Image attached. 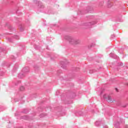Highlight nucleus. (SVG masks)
<instances>
[{
	"label": "nucleus",
	"mask_w": 128,
	"mask_h": 128,
	"mask_svg": "<svg viewBox=\"0 0 128 128\" xmlns=\"http://www.w3.org/2000/svg\"><path fill=\"white\" fill-rule=\"evenodd\" d=\"M64 38L67 40L70 44H78L80 42V40H76L70 36H66Z\"/></svg>",
	"instance_id": "1"
},
{
	"label": "nucleus",
	"mask_w": 128,
	"mask_h": 128,
	"mask_svg": "<svg viewBox=\"0 0 128 128\" xmlns=\"http://www.w3.org/2000/svg\"><path fill=\"white\" fill-rule=\"evenodd\" d=\"M36 4H38V8H39V10H40V12H42V10H44V4H42V2H40V1H36Z\"/></svg>",
	"instance_id": "2"
},
{
	"label": "nucleus",
	"mask_w": 128,
	"mask_h": 128,
	"mask_svg": "<svg viewBox=\"0 0 128 128\" xmlns=\"http://www.w3.org/2000/svg\"><path fill=\"white\" fill-rule=\"evenodd\" d=\"M103 98H104L105 100H106V101L108 102H113L112 100V98L110 97V96L108 95L107 94H105L103 96Z\"/></svg>",
	"instance_id": "3"
},
{
	"label": "nucleus",
	"mask_w": 128,
	"mask_h": 128,
	"mask_svg": "<svg viewBox=\"0 0 128 128\" xmlns=\"http://www.w3.org/2000/svg\"><path fill=\"white\" fill-rule=\"evenodd\" d=\"M94 24V22H88V23H85L84 24V26H87V28H90V26Z\"/></svg>",
	"instance_id": "4"
},
{
	"label": "nucleus",
	"mask_w": 128,
	"mask_h": 128,
	"mask_svg": "<svg viewBox=\"0 0 128 128\" xmlns=\"http://www.w3.org/2000/svg\"><path fill=\"white\" fill-rule=\"evenodd\" d=\"M61 66L62 68H66V64H68V62L66 61L65 62L64 61H62L61 62Z\"/></svg>",
	"instance_id": "5"
},
{
	"label": "nucleus",
	"mask_w": 128,
	"mask_h": 128,
	"mask_svg": "<svg viewBox=\"0 0 128 128\" xmlns=\"http://www.w3.org/2000/svg\"><path fill=\"white\" fill-rule=\"evenodd\" d=\"M29 70H30V68L28 67L24 68L22 70V72H28Z\"/></svg>",
	"instance_id": "6"
},
{
	"label": "nucleus",
	"mask_w": 128,
	"mask_h": 128,
	"mask_svg": "<svg viewBox=\"0 0 128 128\" xmlns=\"http://www.w3.org/2000/svg\"><path fill=\"white\" fill-rule=\"evenodd\" d=\"M107 5L108 6V8H110V6H112V0H108L107 2Z\"/></svg>",
	"instance_id": "7"
},
{
	"label": "nucleus",
	"mask_w": 128,
	"mask_h": 128,
	"mask_svg": "<svg viewBox=\"0 0 128 128\" xmlns=\"http://www.w3.org/2000/svg\"><path fill=\"white\" fill-rule=\"evenodd\" d=\"M18 78H24V74L22 73H20L18 75Z\"/></svg>",
	"instance_id": "8"
},
{
	"label": "nucleus",
	"mask_w": 128,
	"mask_h": 128,
	"mask_svg": "<svg viewBox=\"0 0 128 128\" xmlns=\"http://www.w3.org/2000/svg\"><path fill=\"white\" fill-rule=\"evenodd\" d=\"M95 124H96V126H100V121H96V122H95Z\"/></svg>",
	"instance_id": "9"
},
{
	"label": "nucleus",
	"mask_w": 128,
	"mask_h": 128,
	"mask_svg": "<svg viewBox=\"0 0 128 128\" xmlns=\"http://www.w3.org/2000/svg\"><path fill=\"white\" fill-rule=\"evenodd\" d=\"M24 114H28V110L25 109L22 112Z\"/></svg>",
	"instance_id": "10"
},
{
	"label": "nucleus",
	"mask_w": 128,
	"mask_h": 128,
	"mask_svg": "<svg viewBox=\"0 0 128 128\" xmlns=\"http://www.w3.org/2000/svg\"><path fill=\"white\" fill-rule=\"evenodd\" d=\"M20 90L21 91L24 90V86H21L20 87Z\"/></svg>",
	"instance_id": "11"
},
{
	"label": "nucleus",
	"mask_w": 128,
	"mask_h": 128,
	"mask_svg": "<svg viewBox=\"0 0 128 128\" xmlns=\"http://www.w3.org/2000/svg\"><path fill=\"white\" fill-rule=\"evenodd\" d=\"M14 38H16V40H20V37H18V36L16 35L14 36Z\"/></svg>",
	"instance_id": "12"
},
{
	"label": "nucleus",
	"mask_w": 128,
	"mask_h": 128,
	"mask_svg": "<svg viewBox=\"0 0 128 128\" xmlns=\"http://www.w3.org/2000/svg\"><path fill=\"white\" fill-rule=\"evenodd\" d=\"M116 38V36L114 34H112L111 36V38H110V39L111 40H112V38Z\"/></svg>",
	"instance_id": "13"
},
{
	"label": "nucleus",
	"mask_w": 128,
	"mask_h": 128,
	"mask_svg": "<svg viewBox=\"0 0 128 128\" xmlns=\"http://www.w3.org/2000/svg\"><path fill=\"white\" fill-rule=\"evenodd\" d=\"M122 63L120 62V63H118V66H122Z\"/></svg>",
	"instance_id": "14"
},
{
	"label": "nucleus",
	"mask_w": 128,
	"mask_h": 128,
	"mask_svg": "<svg viewBox=\"0 0 128 128\" xmlns=\"http://www.w3.org/2000/svg\"><path fill=\"white\" fill-rule=\"evenodd\" d=\"M18 68V64H15L14 66V68Z\"/></svg>",
	"instance_id": "15"
},
{
	"label": "nucleus",
	"mask_w": 128,
	"mask_h": 128,
	"mask_svg": "<svg viewBox=\"0 0 128 128\" xmlns=\"http://www.w3.org/2000/svg\"><path fill=\"white\" fill-rule=\"evenodd\" d=\"M110 56L111 58H114V54H110Z\"/></svg>",
	"instance_id": "16"
},
{
	"label": "nucleus",
	"mask_w": 128,
	"mask_h": 128,
	"mask_svg": "<svg viewBox=\"0 0 128 128\" xmlns=\"http://www.w3.org/2000/svg\"><path fill=\"white\" fill-rule=\"evenodd\" d=\"M44 114H40V118H44Z\"/></svg>",
	"instance_id": "17"
},
{
	"label": "nucleus",
	"mask_w": 128,
	"mask_h": 128,
	"mask_svg": "<svg viewBox=\"0 0 128 128\" xmlns=\"http://www.w3.org/2000/svg\"><path fill=\"white\" fill-rule=\"evenodd\" d=\"M92 46H93L92 44V45L90 46H88V48H92Z\"/></svg>",
	"instance_id": "18"
},
{
	"label": "nucleus",
	"mask_w": 128,
	"mask_h": 128,
	"mask_svg": "<svg viewBox=\"0 0 128 128\" xmlns=\"http://www.w3.org/2000/svg\"><path fill=\"white\" fill-rule=\"evenodd\" d=\"M8 42H12V39L10 38H9L8 39Z\"/></svg>",
	"instance_id": "19"
},
{
	"label": "nucleus",
	"mask_w": 128,
	"mask_h": 128,
	"mask_svg": "<svg viewBox=\"0 0 128 128\" xmlns=\"http://www.w3.org/2000/svg\"><path fill=\"white\" fill-rule=\"evenodd\" d=\"M104 128H108V127L106 126H104Z\"/></svg>",
	"instance_id": "20"
},
{
	"label": "nucleus",
	"mask_w": 128,
	"mask_h": 128,
	"mask_svg": "<svg viewBox=\"0 0 128 128\" xmlns=\"http://www.w3.org/2000/svg\"><path fill=\"white\" fill-rule=\"evenodd\" d=\"M116 92H118V90L117 88H116Z\"/></svg>",
	"instance_id": "21"
},
{
	"label": "nucleus",
	"mask_w": 128,
	"mask_h": 128,
	"mask_svg": "<svg viewBox=\"0 0 128 128\" xmlns=\"http://www.w3.org/2000/svg\"><path fill=\"white\" fill-rule=\"evenodd\" d=\"M125 128H128V126L126 125V126H125Z\"/></svg>",
	"instance_id": "22"
},
{
	"label": "nucleus",
	"mask_w": 128,
	"mask_h": 128,
	"mask_svg": "<svg viewBox=\"0 0 128 128\" xmlns=\"http://www.w3.org/2000/svg\"><path fill=\"white\" fill-rule=\"evenodd\" d=\"M21 32H22V28H20Z\"/></svg>",
	"instance_id": "23"
},
{
	"label": "nucleus",
	"mask_w": 128,
	"mask_h": 128,
	"mask_svg": "<svg viewBox=\"0 0 128 128\" xmlns=\"http://www.w3.org/2000/svg\"><path fill=\"white\" fill-rule=\"evenodd\" d=\"M101 4H103L104 2H101Z\"/></svg>",
	"instance_id": "24"
},
{
	"label": "nucleus",
	"mask_w": 128,
	"mask_h": 128,
	"mask_svg": "<svg viewBox=\"0 0 128 128\" xmlns=\"http://www.w3.org/2000/svg\"><path fill=\"white\" fill-rule=\"evenodd\" d=\"M89 12L88 11H87L86 12V13H88V12Z\"/></svg>",
	"instance_id": "25"
},
{
	"label": "nucleus",
	"mask_w": 128,
	"mask_h": 128,
	"mask_svg": "<svg viewBox=\"0 0 128 128\" xmlns=\"http://www.w3.org/2000/svg\"><path fill=\"white\" fill-rule=\"evenodd\" d=\"M102 94V92H101L100 94Z\"/></svg>",
	"instance_id": "26"
},
{
	"label": "nucleus",
	"mask_w": 128,
	"mask_h": 128,
	"mask_svg": "<svg viewBox=\"0 0 128 128\" xmlns=\"http://www.w3.org/2000/svg\"><path fill=\"white\" fill-rule=\"evenodd\" d=\"M16 86H18V84H16Z\"/></svg>",
	"instance_id": "27"
}]
</instances>
